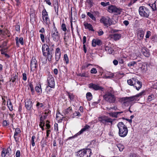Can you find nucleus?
<instances>
[{
  "label": "nucleus",
  "mask_w": 157,
  "mask_h": 157,
  "mask_svg": "<svg viewBox=\"0 0 157 157\" xmlns=\"http://www.w3.org/2000/svg\"><path fill=\"white\" fill-rule=\"evenodd\" d=\"M52 50L53 49L48 48L47 45H45V44L42 46V51L43 55L46 57V59H47L50 62L51 61L52 57Z\"/></svg>",
  "instance_id": "nucleus-1"
},
{
  "label": "nucleus",
  "mask_w": 157,
  "mask_h": 157,
  "mask_svg": "<svg viewBox=\"0 0 157 157\" xmlns=\"http://www.w3.org/2000/svg\"><path fill=\"white\" fill-rule=\"evenodd\" d=\"M117 126L119 130V135L121 137L125 136L128 132V129L126 126L123 122H121L118 123Z\"/></svg>",
  "instance_id": "nucleus-2"
},
{
  "label": "nucleus",
  "mask_w": 157,
  "mask_h": 157,
  "mask_svg": "<svg viewBox=\"0 0 157 157\" xmlns=\"http://www.w3.org/2000/svg\"><path fill=\"white\" fill-rule=\"evenodd\" d=\"M103 97L106 101L110 103H115L117 102L116 97L113 94L112 92H107L103 95Z\"/></svg>",
  "instance_id": "nucleus-3"
},
{
  "label": "nucleus",
  "mask_w": 157,
  "mask_h": 157,
  "mask_svg": "<svg viewBox=\"0 0 157 157\" xmlns=\"http://www.w3.org/2000/svg\"><path fill=\"white\" fill-rule=\"evenodd\" d=\"M127 83L128 85L133 86L138 90L141 87L142 83L135 78H132L128 80Z\"/></svg>",
  "instance_id": "nucleus-4"
},
{
  "label": "nucleus",
  "mask_w": 157,
  "mask_h": 157,
  "mask_svg": "<svg viewBox=\"0 0 157 157\" xmlns=\"http://www.w3.org/2000/svg\"><path fill=\"white\" fill-rule=\"evenodd\" d=\"M50 35L49 34L45 38L43 34H40V37L42 42L43 43L44 42L45 39L46 42L47 44H45V45H47L48 48L50 49H53V47L54 45L50 41Z\"/></svg>",
  "instance_id": "nucleus-5"
},
{
  "label": "nucleus",
  "mask_w": 157,
  "mask_h": 157,
  "mask_svg": "<svg viewBox=\"0 0 157 157\" xmlns=\"http://www.w3.org/2000/svg\"><path fill=\"white\" fill-rule=\"evenodd\" d=\"M139 12L140 15L141 17L146 18L148 17L150 13L149 9L144 6H140L139 9Z\"/></svg>",
  "instance_id": "nucleus-6"
},
{
  "label": "nucleus",
  "mask_w": 157,
  "mask_h": 157,
  "mask_svg": "<svg viewBox=\"0 0 157 157\" xmlns=\"http://www.w3.org/2000/svg\"><path fill=\"white\" fill-rule=\"evenodd\" d=\"M77 156L79 157H90L91 150L90 149H83L78 151Z\"/></svg>",
  "instance_id": "nucleus-7"
},
{
  "label": "nucleus",
  "mask_w": 157,
  "mask_h": 157,
  "mask_svg": "<svg viewBox=\"0 0 157 157\" xmlns=\"http://www.w3.org/2000/svg\"><path fill=\"white\" fill-rule=\"evenodd\" d=\"M122 10L120 8H117L115 6L111 5L108 7V11L111 13H113L115 15L121 14Z\"/></svg>",
  "instance_id": "nucleus-8"
},
{
  "label": "nucleus",
  "mask_w": 157,
  "mask_h": 157,
  "mask_svg": "<svg viewBox=\"0 0 157 157\" xmlns=\"http://www.w3.org/2000/svg\"><path fill=\"white\" fill-rule=\"evenodd\" d=\"M53 28L52 31L51 36L53 40L56 42L58 41L59 39L60 36L56 28L55 27L54 23L53 24Z\"/></svg>",
  "instance_id": "nucleus-9"
},
{
  "label": "nucleus",
  "mask_w": 157,
  "mask_h": 157,
  "mask_svg": "<svg viewBox=\"0 0 157 157\" xmlns=\"http://www.w3.org/2000/svg\"><path fill=\"white\" fill-rule=\"evenodd\" d=\"M100 21L101 23H102L107 27L112 24V21L108 17H102L100 20Z\"/></svg>",
  "instance_id": "nucleus-10"
},
{
  "label": "nucleus",
  "mask_w": 157,
  "mask_h": 157,
  "mask_svg": "<svg viewBox=\"0 0 157 157\" xmlns=\"http://www.w3.org/2000/svg\"><path fill=\"white\" fill-rule=\"evenodd\" d=\"M48 86L51 88H54L55 86V82L54 78L51 75H48L47 79Z\"/></svg>",
  "instance_id": "nucleus-11"
},
{
  "label": "nucleus",
  "mask_w": 157,
  "mask_h": 157,
  "mask_svg": "<svg viewBox=\"0 0 157 157\" xmlns=\"http://www.w3.org/2000/svg\"><path fill=\"white\" fill-rule=\"evenodd\" d=\"M38 64L37 62L34 57H33L30 62V70L31 71H34L37 70Z\"/></svg>",
  "instance_id": "nucleus-12"
},
{
  "label": "nucleus",
  "mask_w": 157,
  "mask_h": 157,
  "mask_svg": "<svg viewBox=\"0 0 157 157\" xmlns=\"http://www.w3.org/2000/svg\"><path fill=\"white\" fill-rule=\"evenodd\" d=\"M89 87L95 90H101L103 91L104 90V88L101 86H100L98 84H95L93 83H91L89 84Z\"/></svg>",
  "instance_id": "nucleus-13"
},
{
  "label": "nucleus",
  "mask_w": 157,
  "mask_h": 157,
  "mask_svg": "<svg viewBox=\"0 0 157 157\" xmlns=\"http://www.w3.org/2000/svg\"><path fill=\"white\" fill-rule=\"evenodd\" d=\"M98 121L101 122L104 124H106L108 122H112V120L111 118H108L105 116H101L99 117L98 119Z\"/></svg>",
  "instance_id": "nucleus-14"
},
{
  "label": "nucleus",
  "mask_w": 157,
  "mask_h": 157,
  "mask_svg": "<svg viewBox=\"0 0 157 157\" xmlns=\"http://www.w3.org/2000/svg\"><path fill=\"white\" fill-rule=\"evenodd\" d=\"M121 102L124 104L128 103L131 101H135V98L133 96L130 97H126L121 98Z\"/></svg>",
  "instance_id": "nucleus-15"
},
{
  "label": "nucleus",
  "mask_w": 157,
  "mask_h": 157,
  "mask_svg": "<svg viewBox=\"0 0 157 157\" xmlns=\"http://www.w3.org/2000/svg\"><path fill=\"white\" fill-rule=\"evenodd\" d=\"M33 103L29 99L26 100L25 102V106L28 110H30L33 109Z\"/></svg>",
  "instance_id": "nucleus-16"
},
{
  "label": "nucleus",
  "mask_w": 157,
  "mask_h": 157,
  "mask_svg": "<svg viewBox=\"0 0 157 157\" xmlns=\"http://www.w3.org/2000/svg\"><path fill=\"white\" fill-rule=\"evenodd\" d=\"M144 34V32L142 29H140L137 32L138 38L140 40H143Z\"/></svg>",
  "instance_id": "nucleus-17"
},
{
  "label": "nucleus",
  "mask_w": 157,
  "mask_h": 157,
  "mask_svg": "<svg viewBox=\"0 0 157 157\" xmlns=\"http://www.w3.org/2000/svg\"><path fill=\"white\" fill-rule=\"evenodd\" d=\"M101 44V41L98 39H93L92 41V45L93 47H95L96 45H100Z\"/></svg>",
  "instance_id": "nucleus-18"
},
{
  "label": "nucleus",
  "mask_w": 157,
  "mask_h": 157,
  "mask_svg": "<svg viewBox=\"0 0 157 157\" xmlns=\"http://www.w3.org/2000/svg\"><path fill=\"white\" fill-rule=\"evenodd\" d=\"M16 43L17 46H19V42L21 45H23L24 44L23 39V37H20L19 38L18 37L15 38Z\"/></svg>",
  "instance_id": "nucleus-19"
},
{
  "label": "nucleus",
  "mask_w": 157,
  "mask_h": 157,
  "mask_svg": "<svg viewBox=\"0 0 157 157\" xmlns=\"http://www.w3.org/2000/svg\"><path fill=\"white\" fill-rule=\"evenodd\" d=\"M90 128V126L89 125H86L83 128H82L81 130L77 133V134L78 135H80L83 132L88 130Z\"/></svg>",
  "instance_id": "nucleus-20"
},
{
  "label": "nucleus",
  "mask_w": 157,
  "mask_h": 157,
  "mask_svg": "<svg viewBox=\"0 0 157 157\" xmlns=\"http://www.w3.org/2000/svg\"><path fill=\"white\" fill-rule=\"evenodd\" d=\"M72 112V109L71 107H69L67 109L64 110L63 113L65 115L71 114Z\"/></svg>",
  "instance_id": "nucleus-21"
},
{
  "label": "nucleus",
  "mask_w": 157,
  "mask_h": 157,
  "mask_svg": "<svg viewBox=\"0 0 157 157\" xmlns=\"http://www.w3.org/2000/svg\"><path fill=\"white\" fill-rule=\"evenodd\" d=\"M18 73H17L15 74H13L11 76V79L10 81H12L13 82L16 81L17 80Z\"/></svg>",
  "instance_id": "nucleus-22"
},
{
  "label": "nucleus",
  "mask_w": 157,
  "mask_h": 157,
  "mask_svg": "<svg viewBox=\"0 0 157 157\" xmlns=\"http://www.w3.org/2000/svg\"><path fill=\"white\" fill-rule=\"evenodd\" d=\"M84 25L85 28L88 29L90 30L93 31H94V30L93 29V27L91 24H88L87 23H86L84 24Z\"/></svg>",
  "instance_id": "nucleus-23"
},
{
  "label": "nucleus",
  "mask_w": 157,
  "mask_h": 157,
  "mask_svg": "<svg viewBox=\"0 0 157 157\" xmlns=\"http://www.w3.org/2000/svg\"><path fill=\"white\" fill-rule=\"evenodd\" d=\"M142 52L143 54L146 57H148L149 56L150 54L148 52L147 48H143L142 49Z\"/></svg>",
  "instance_id": "nucleus-24"
},
{
  "label": "nucleus",
  "mask_w": 157,
  "mask_h": 157,
  "mask_svg": "<svg viewBox=\"0 0 157 157\" xmlns=\"http://www.w3.org/2000/svg\"><path fill=\"white\" fill-rule=\"evenodd\" d=\"M21 132V130L20 128H17L15 129V132L14 134V137L15 139V141L16 142H17L18 140V139H17V138L16 137L17 135Z\"/></svg>",
  "instance_id": "nucleus-25"
},
{
  "label": "nucleus",
  "mask_w": 157,
  "mask_h": 157,
  "mask_svg": "<svg viewBox=\"0 0 157 157\" xmlns=\"http://www.w3.org/2000/svg\"><path fill=\"white\" fill-rule=\"evenodd\" d=\"M105 50L109 54H112L114 51V50L113 48L108 46L105 47Z\"/></svg>",
  "instance_id": "nucleus-26"
},
{
  "label": "nucleus",
  "mask_w": 157,
  "mask_h": 157,
  "mask_svg": "<svg viewBox=\"0 0 157 157\" xmlns=\"http://www.w3.org/2000/svg\"><path fill=\"white\" fill-rule=\"evenodd\" d=\"M123 112H118L115 113H109L110 116H112L113 117H117L118 115L122 113Z\"/></svg>",
  "instance_id": "nucleus-27"
},
{
  "label": "nucleus",
  "mask_w": 157,
  "mask_h": 157,
  "mask_svg": "<svg viewBox=\"0 0 157 157\" xmlns=\"http://www.w3.org/2000/svg\"><path fill=\"white\" fill-rule=\"evenodd\" d=\"M144 91H143L140 93H139V94H138L136 95L133 96V97L134 98H135V101L137 100L139 97H141L143 94H144Z\"/></svg>",
  "instance_id": "nucleus-28"
},
{
  "label": "nucleus",
  "mask_w": 157,
  "mask_h": 157,
  "mask_svg": "<svg viewBox=\"0 0 157 157\" xmlns=\"http://www.w3.org/2000/svg\"><path fill=\"white\" fill-rule=\"evenodd\" d=\"M35 89L37 92L38 93H41L42 89L40 84H39L38 86H36L35 88Z\"/></svg>",
  "instance_id": "nucleus-29"
},
{
  "label": "nucleus",
  "mask_w": 157,
  "mask_h": 157,
  "mask_svg": "<svg viewBox=\"0 0 157 157\" xmlns=\"http://www.w3.org/2000/svg\"><path fill=\"white\" fill-rule=\"evenodd\" d=\"M116 145L120 151H122L124 148V146L121 144H117Z\"/></svg>",
  "instance_id": "nucleus-30"
},
{
  "label": "nucleus",
  "mask_w": 157,
  "mask_h": 157,
  "mask_svg": "<svg viewBox=\"0 0 157 157\" xmlns=\"http://www.w3.org/2000/svg\"><path fill=\"white\" fill-rule=\"evenodd\" d=\"M67 95L71 101H73L75 97V95L72 93L67 92Z\"/></svg>",
  "instance_id": "nucleus-31"
},
{
  "label": "nucleus",
  "mask_w": 157,
  "mask_h": 157,
  "mask_svg": "<svg viewBox=\"0 0 157 157\" xmlns=\"http://www.w3.org/2000/svg\"><path fill=\"white\" fill-rule=\"evenodd\" d=\"M113 36L114 40H119L121 37V35L118 33H115Z\"/></svg>",
  "instance_id": "nucleus-32"
},
{
  "label": "nucleus",
  "mask_w": 157,
  "mask_h": 157,
  "mask_svg": "<svg viewBox=\"0 0 157 157\" xmlns=\"http://www.w3.org/2000/svg\"><path fill=\"white\" fill-rule=\"evenodd\" d=\"M87 15L94 21H96V18L94 16L93 14L90 12L87 13Z\"/></svg>",
  "instance_id": "nucleus-33"
},
{
  "label": "nucleus",
  "mask_w": 157,
  "mask_h": 157,
  "mask_svg": "<svg viewBox=\"0 0 157 157\" xmlns=\"http://www.w3.org/2000/svg\"><path fill=\"white\" fill-rule=\"evenodd\" d=\"M42 16L43 19H44V17L48 16V13L47 12L46 10L45 9L44 10H43L42 11Z\"/></svg>",
  "instance_id": "nucleus-34"
},
{
  "label": "nucleus",
  "mask_w": 157,
  "mask_h": 157,
  "mask_svg": "<svg viewBox=\"0 0 157 157\" xmlns=\"http://www.w3.org/2000/svg\"><path fill=\"white\" fill-rule=\"evenodd\" d=\"M54 7L55 8V12L56 13L58 14V2H57L54 4Z\"/></svg>",
  "instance_id": "nucleus-35"
},
{
  "label": "nucleus",
  "mask_w": 157,
  "mask_h": 157,
  "mask_svg": "<svg viewBox=\"0 0 157 157\" xmlns=\"http://www.w3.org/2000/svg\"><path fill=\"white\" fill-rule=\"evenodd\" d=\"M7 151L6 149H3L1 153L2 157H5L7 155Z\"/></svg>",
  "instance_id": "nucleus-36"
},
{
  "label": "nucleus",
  "mask_w": 157,
  "mask_h": 157,
  "mask_svg": "<svg viewBox=\"0 0 157 157\" xmlns=\"http://www.w3.org/2000/svg\"><path fill=\"white\" fill-rule=\"evenodd\" d=\"M155 98V97L154 95L151 94V95H149L148 96L147 98V101L149 102H150L152 100L154 99Z\"/></svg>",
  "instance_id": "nucleus-37"
},
{
  "label": "nucleus",
  "mask_w": 157,
  "mask_h": 157,
  "mask_svg": "<svg viewBox=\"0 0 157 157\" xmlns=\"http://www.w3.org/2000/svg\"><path fill=\"white\" fill-rule=\"evenodd\" d=\"M44 19H43L44 21L47 25H48L50 22L49 18L48 16L44 17Z\"/></svg>",
  "instance_id": "nucleus-38"
},
{
  "label": "nucleus",
  "mask_w": 157,
  "mask_h": 157,
  "mask_svg": "<svg viewBox=\"0 0 157 157\" xmlns=\"http://www.w3.org/2000/svg\"><path fill=\"white\" fill-rule=\"evenodd\" d=\"M86 96L87 99L88 101H90L92 98V95L91 94L90 92L87 93H86Z\"/></svg>",
  "instance_id": "nucleus-39"
},
{
  "label": "nucleus",
  "mask_w": 157,
  "mask_h": 157,
  "mask_svg": "<svg viewBox=\"0 0 157 157\" xmlns=\"http://www.w3.org/2000/svg\"><path fill=\"white\" fill-rule=\"evenodd\" d=\"M149 6L151 8L152 11H154L156 10V4L155 3L152 4H150Z\"/></svg>",
  "instance_id": "nucleus-40"
},
{
  "label": "nucleus",
  "mask_w": 157,
  "mask_h": 157,
  "mask_svg": "<svg viewBox=\"0 0 157 157\" xmlns=\"http://www.w3.org/2000/svg\"><path fill=\"white\" fill-rule=\"evenodd\" d=\"M64 60L65 61L67 64L68 63L69 59L67 54H64Z\"/></svg>",
  "instance_id": "nucleus-41"
},
{
  "label": "nucleus",
  "mask_w": 157,
  "mask_h": 157,
  "mask_svg": "<svg viewBox=\"0 0 157 157\" xmlns=\"http://www.w3.org/2000/svg\"><path fill=\"white\" fill-rule=\"evenodd\" d=\"M36 138L35 136H32L31 140V143L33 147H34L35 145V143L34 142V140Z\"/></svg>",
  "instance_id": "nucleus-42"
},
{
  "label": "nucleus",
  "mask_w": 157,
  "mask_h": 157,
  "mask_svg": "<svg viewBox=\"0 0 157 157\" xmlns=\"http://www.w3.org/2000/svg\"><path fill=\"white\" fill-rule=\"evenodd\" d=\"M136 62L132 61L129 63L128 64V66L130 67L132 66H134L136 64Z\"/></svg>",
  "instance_id": "nucleus-43"
},
{
  "label": "nucleus",
  "mask_w": 157,
  "mask_h": 157,
  "mask_svg": "<svg viewBox=\"0 0 157 157\" xmlns=\"http://www.w3.org/2000/svg\"><path fill=\"white\" fill-rule=\"evenodd\" d=\"M151 35V32L149 31H148L147 32L146 36H145V37L146 39L149 38L150 37V36Z\"/></svg>",
  "instance_id": "nucleus-44"
},
{
  "label": "nucleus",
  "mask_w": 157,
  "mask_h": 157,
  "mask_svg": "<svg viewBox=\"0 0 157 157\" xmlns=\"http://www.w3.org/2000/svg\"><path fill=\"white\" fill-rule=\"evenodd\" d=\"M8 101H7V105H8V107L9 108L10 111H12L13 110V106L11 102L10 101L9 104H8Z\"/></svg>",
  "instance_id": "nucleus-45"
},
{
  "label": "nucleus",
  "mask_w": 157,
  "mask_h": 157,
  "mask_svg": "<svg viewBox=\"0 0 157 157\" xmlns=\"http://www.w3.org/2000/svg\"><path fill=\"white\" fill-rule=\"evenodd\" d=\"M61 29L64 32H66L67 30V29L66 27V25L64 23L62 24L61 25Z\"/></svg>",
  "instance_id": "nucleus-46"
},
{
  "label": "nucleus",
  "mask_w": 157,
  "mask_h": 157,
  "mask_svg": "<svg viewBox=\"0 0 157 157\" xmlns=\"http://www.w3.org/2000/svg\"><path fill=\"white\" fill-rule=\"evenodd\" d=\"M44 105L42 103H40L39 102H37V104H36V106L38 108H39V106L40 108H42L44 106Z\"/></svg>",
  "instance_id": "nucleus-47"
},
{
  "label": "nucleus",
  "mask_w": 157,
  "mask_h": 157,
  "mask_svg": "<svg viewBox=\"0 0 157 157\" xmlns=\"http://www.w3.org/2000/svg\"><path fill=\"white\" fill-rule=\"evenodd\" d=\"M97 33H98V35L99 36H101L102 35H103L104 34V32L101 29H99L98 32Z\"/></svg>",
  "instance_id": "nucleus-48"
},
{
  "label": "nucleus",
  "mask_w": 157,
  "mask_h": 157,
  "mask_svg": "<svg viewBox=\"0 0 157 157\" xmlns=\"http://www.w3.org/2000/svg\"><path fill=\"white\" fill-rule=\"evenodd\" d=\"M29 86L30 89V90L32 92H34V89L33 87V85L31 83H30V84H29Z\"/></svg>",
  "instance_id": "nucleus-49"
},
{
  "label": "nucleus",
  "mask_w": 157,
  "mask_h": 157,
  "mask_svg": "<svg viewBox=\"0 0 157 157\" xmlns=\"http://www.w3.org/2000/svg\"><path fill=\"white\" fill-rule=\"evenodd\" d=\"M61 54H55V59L57 61H58L60 57Z\"/></svg>",
  "instance_id": "nucleus-50"
},
{
  "label": "nucleus",
  "mask_w": 157,
  "mask_h": 157,
  "mask_svg": "<svg viewBox=\"0 0 157 157\" xmlns=\"http://www.w3.org/2000/svg\"><path fill=\"white\" fill-rule=\"evenodd\" d=\"M90 72L91 74H94L97 73L96 69L95 68H93L90 71Z\"/></svg>",
  "instance_id": "nucleus-51"
},
{
  "label": "nucleus",
  "mask_w": 157,
  "mask_h": 157,
  "mask_svg": "<svg viewBox=\"0 0 157 157\" xmlns=\"http://www.w3.org/2000/svg\"><path fill=\"white\" fill-rule=\"evenodd\" d=\"M22 79L24 81H26L27 79V74L26 73H24L22 74Z\"/></svg>",
  "instance_id": "nucleus-52"
},
{
  "label": "nucleus",
  "mask_w": 157,
  "mask_h": 157,
  "mask_svg": "<svg viewBox=\"0 0 157 157\" xmlns=\"http://www.w3.org/2000/svg\"><path fill=\"white\" fill-rule=\"evenodd\" d=\"M91 65H92L90 63H85L84 65L82 66V67L84 69H85Z\"/></svg>",
  "instance_id": "nucleus-53"
},
{
  "label": "nucleus",
  "mask_w": 157,
  "mask_h": 157,
  "mask_svg": "<svg viewBox=\"0 0 157 157\" xmlns=\"http://www.w3.org/2000/svg\"><path fill=\"white\" fill-rule=\"evenodd\" d=\"M49 87L48 86H47L46 87V90L48 94H50V92L52 90L51 88L49 89Z\"/></svg>",
  "instance_id": "nucleus-54"
},
{
  "label": "nucleus",
  "mask_w": 157,
  "mask_h": 157,
  "mask_svg": "<svg viewBox=\"0 0 157 157\" xmlns=\"http://www.w3.org/2000/svg\"><path fill=\"white\" fill-rule=\"evenodd\" d=\"M55 54H61L60 50L59 48H57L55 52Z\"/></svg>",
  "instance_id": "nucleus-55"
},
{
  "label": "nucleus",
  "mask_w": 157,
  "mask_h": 157,
  "mask_svg": "<svg viewBox=\"0 0 157 157\" xmlns=\"http://www.w3.org/2000/svg\"><path fill=\"white\" fill-rule=\"evenodd\" d=\"M46 129H49L50 128V125L49 124V122L48 121H46Z\"/></svg>",
  "instance_id": "nucleus-56"
},
{
  "label": "nucleus",
  "mask_w": 157,
  "mask_h": 157,
  "mask_svg": "<svg viewBox=\"0 0 157 157\" xmlns=\"http://www.w3.org/2000/svg\"><path fill=\"white\" fill-rule=\"evenodd\" d=\"M73 115L74 116H80L81 114L79 112H75L73 113Z\"/></svg>",
  "instance_id": "nucleus-57"
},
{
  "label": "nucleus",
  "mask_w": 157,
  "mask_h": 157,
  "mask_svg": "<svg viewBox=\"0 0 157 157\" xmlns=\"http://www.w3.org/2000/svg\"><path fill=\"white\" fill-rule=\"evenodd\" d=\"M87 2L92 6L94 3L93 0H87Z\"/></svg>",
  "instance_id": "nucleus-58"
},
{
  "label": "nucleus",
  "mask_w": 157,
  "mask_h": 157,
  "mask_svg": "<svg viewBox=\"0 0 157 157\" xmlns=\"http://www.w3.org/2000/svg\"><path fill=\"white\" fill-rule=\"evenodd\" d=\"M20 152L19 150H17L16 152V157H20Z\"/></svg>",
  "instance_id": "nucleus-59"
},
{
  "label": "nucleus",
  "mask_w": 157,
  "mask_h": 157,
  "mask_svg": "<svg viewBox=\"0 0 157 157\" xmlns=\"http://www.w3.org/2000/svg\"><path fill=\"white\" fill-rule=\"evenodd\" d=\"M3 125L4 126H6L9 124V123H8L6 120H4L3 122Z\"/></svg>",
  "instance_id": "nucleus-60"
},
{
  "label": "nucleus",
  "mask_w": 157,
  "mask_h": 157,
  "mask_svg": "<svg viewBox=\"0 0 157 157\" xmlns=\"http://www.w3.org/2000/svg\"><path fill=\"white\" fill-rule=\"evenodd\" d=\"M48 137H47V136H46V137H45V140H44V137L42 139V140L41 141V142H43V143L44 144H46V140L47 139H48Z\"/></svg>",
  "instance_id": "nucleus-61"
},
{
  "label": "nucleus",
  "mask_w": 157,
  "mask_h": 157,
  "mask_svg": "<svg viewBox=\"0 0 157 157\" xmlns=\"http://www.w3.org/2000/svg\"><path fill=\"white\" fill-rule=\"evenodd\" d=\"M20 25H19L17 24L15 26V29L16 31H20Z\"/></svg>",
  "instance_id": "nucleus-62"
},
{
  "label": "nucleus",
  "mask_w": 157,
  "mask_h": 157,
  "mask_svg": "<svg viewBox=\"0 0 157 157\" xmlns=\"http://www.w3.org/2000/svg\"><path fill=\"white\" fill-rule=\"evenodd\" d=\"M114 75L113 73H112L111 74V76H107L106 75L105 76L106 77L105 78H113V77Z\"/></svg>",
  "instance_id": "nucleus-63"
},
{
  "label": "nucleus",
  "mask_w": 157,
  "mask_h": 157,
  "mask_svg": "<svg viewBox=\"0 0 157 157\" xmlns=\"http://www.w3.org/2000/svg\"><path fill=\"white\" fill-rule=\"evenodd\" d=\"M113 63L116 66L118 64V62L117 60L116 59H114L113 61Z\"/></svg>",
  "instance_id": "nucleus-64"
}]
</instances>
